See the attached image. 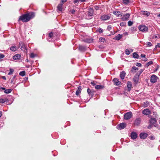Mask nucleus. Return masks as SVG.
<instances>
[{"label": "nucleus", "mask_w": 160, "mask_h": 160, "mask_svg": "<svg viewBox=\"0 0 160 160\" xmlns=\"http://www.w3.org/2000/svg\"><path fill=\"white\" fill-rule=\"evenodd\" d=\"M126 124L125 123H122L119 124L117 127V128L120 130L124 129L126 127Z\"/></svg>", "instance_id": "7"}, {"label": "nucleus", "mask_w": 160, "mask_h": 160, "mask_svg": "<svg viewBox=\"0 0 160 160\" xmlns=\"http://www.w3.org/2000/svg\"><path fill=\"white\" fill-rule=\"evenodd\" d=\"M30 57L32 58H33L35 57V55L33 53H31L30 54Z\"/></svg>", "instance_id": "45"}, {"label": "nucleus", "mask_w": 160, "mask_h": 160, "mask_svg": "<svg viewBox=\"0 0 160 160\" xmlns=\"http://www.w3.org/2000/svg\"><path fill=\"white\" fill-rule=\"evenodd\" d=\"M62 4L59 3L57 7V11H62Z\"/></svg>", "instance_id": "22"}, {"label": "nucleus", "mask_w": 160, "mask_h": 160, "mask_svg": "<svg viewBox=\"0 0 160 160\" xmlns=\"http://www.w3.org/2000/svg\"><path fill=\"white\" fill-rule=\"evenodd\" d=\"M123 3L125 4L128 5L131 2V0H123Z\"/></svg>", "instance_id": "32"}, {"label": "nucleus", "mask_w": 160, "mask_h": 160, "mask_svg": "<svg viewBox=\"0 0 160 160\" xmlns=\"http://www.w3.org/2000/svg\"><path fill=\"white\" fill-rule=\"evenodd\" d=\"M136 66L138 67H141L142 65L139 62H137L136 63Z\"/></svg>", "instance_id": "46"}, {"label": "nucleus", "mask_w": 160, "mask_h": 160, "mask_svg": "<svg viewBox=\"0 0 160 160\" xmlns=\"http://www.w3.org/2000/svg\"><path fill=\"white\" fill-rule=\"evenodd\" d=\"M126 75V73L124 71H122L120 72V77L122 79H123Z\"/></svg>", "instance_id": "15"}, {"label": "nucleus", "mask_w": 160, "mask_h": 160, "mask_svg": "<svg viewBox=\"0 0 160 160\" xmlns=\"http://www.w3.org/2000/svg\"><path fill=\"white\" fill-rule=\"evenodd\" d=\"M19 47L22 50L25 49V47L24 43L22 42H20L19 43Z\"/></svg>", "instance_id": "13"}, {"label": "nucleus", "mask_w": 160, "mask_h": 160, "mask_svg": "<svg viewBox=\"0 0 160 160\" xmlns=\"http://www.w3.org/2000/svg\"><path fill=\"white\" fill-rule=\"evenodd\" d=\"M79 2V0H73V2L74 3H77Z\"/></svg>", "instance_id": "53"}, {"label": "nucleus", "mask_w": 160, "mask_h": 160, "mask_svg": "<svg viewBox=\"0 0 160 160\" xmlns=\"http://www.w3.org/2000/svg\"><path fill=\"white\" fill-rule=\"evenodd\" d=\"M81 87L79 86L78 87V89L76 91V95L77 96L78 95L80 94V93H81Z\"/></svg>", "instance_id": "20"}, {"label": "nucleus", "mask_w": 160, "mask_h": 160, "mask_svg": "<svg viewBox=\"0 0 160 160\" xmlns=\"http://www.w3.org/2000/svg\"><path fill=\"white\" fill-rule=\"evenodd\" d=\"M79 49L82 52L85 51L86 49V48L84 46L82 45H79Z\"/></svg>", "instance_id": "19"}, {"label": "nucleus", "mask_w": 160, "mask_h": 160, "mask_svg": "<svg viewBox=\"0 0 160 160\" xmlns=\"http://www.w3.org/2000/svg\"><path fill=\"white\" fill-rule=\"evenodd\" d=\"M148 136V134L145 132L141 133L140 134V137L141 139H145Z\"/></svg>", "instance_id": "11"}, {"label": "nucleus", "mask_w": 160, "mask_h": 160, "mask_svg": "<svg viewBox=\"0 0 160 160\" xmlns=\"http://www.w3.org/2000/svg\"><path fill=\"white\" fill-rule=\"evenodd\" d=\"M10 49L12 51H15L17 50V48L16 46H13L10 48Z\"/></svg>", "instance_id": "33"}, {"label": "nucleus", "mask_w": 160, "mask_h": 160, "mask_svg": "<svg viewBox=\"0 0 160 160\" xmlns=\"http://www.w3.org/2000/svg\"><path fill=\"white\" fill-rule=\"evenodd\" d=\"M12 90L11 89H5L4 91V92L6 93H10L12 91Z\"/></svg>", "instance_id": "35"}, {"label": "nucleus", "mask_w": 160, "mask_h": 160, "mask_svg": "<svg viewBox=\"0 0 160 160\" xmlns=\"http://www.w3.org/2000/svg\"><path fill=\"white\" fill-rule=\"evenodd\" d=\"M113 13L114 14L117 16L118 17L120 16L121 15V12L117 11H113Z\"/></svg>", "instance_id": "21"}, {"label": "nucleus", "mask_w": 160, "mask_h": 160, "mask_svg": "<svg viewBox=\"0 0 160 160\" xmlns=\"http://www.w3.org/2000/svg\"><path fill=\"white\" fill-rule=\"evenodd\" d=\"M149 105V102L148 101H146L145 102H144L142 104V107L144 108H146Z\"/></svg>", "instance_id": "29"}, {"label": "nucleus", "mask_w": 160, "mask_h": 160, "mask_svg": "<svg viewBox=\"0 0 160 160\" xmlns=\"http://www.w3.org/2000/svg\"><path fill=\"white\" fill-rule=\"evenodd\" d=\"M19 74L22 76H24L25 74V71H22L20 72Z\"/></svg>", "instance_id": "39"}, {"label": "nucleus", "mask_w": 160, "mask_h": 160, "mask_svg": "<svg viewBox=\"0 0 160 160\" xmlns=\"http://www.w3.org/2000/svg\"><path fill=\"white\" fill-rule=\"evenodd\" d=\"M139 75H138V77H134V78H133V81L136 83H137L138 82V78L139 77Z\"/></svg>", "instance_id": "37"}, {"label": "nucleus", "mask_w": 160, "mask_h": 160, "mask_svg": "<svg viewBox=\"0 0 160 160\" xmlns=\"http://www.w3.org/2000/svg\"><path fill=\"white\" fill-rule=\"evenodd\" d=\"M143 71V70L142 69H141V70H140V74H141L142 72Z\"/></svg>", "instance_id": "61"}, {"label": "nucleus", "mask_w": 160, "mask_h": 160, "mask_svg": "<svg viewBox=\"0 0 160 160\" xmlns=\"http://www.w3.org/2000/svg\"><path fill=\"white\" fill-rule=\"evenodd\" d=\"M140 120L139 118L137 119L134 121V124L136 125H139L140 123Z\"/></svg>", "instance_id": "26"}, {"label": "nucleus", "mask_w": 160, "mask_h": 160, "mask_svg": "<svg viewBox=\"0 0 160 160\" xmlns=\"http://www.w3.org/2000/svg\"><path fill=\"white\" fill-rule=\"evenodd\" d=\"M157 16L158 17H160V14H158V15Z\"/></svg>", "instance_id": "64"}, {"label": "nucleus", "mask_w": 160, "mask_h": 160, "mask_svg": "<svg viewBox=\"0 0 160 160\" xmlns=\"http://www.w3.org/2000/svg\"><path fill=\"white\" fill-rule=\"evenodd\" d=\"M156 121V119L154 118H151L149 120V122L152 124H155Z\"/></svg>", "instance_id": "17"}, {"label": "nucleus", "mask_w": 160, "mask_h": 160, "mask_svg": "<svg viewBox=\"0 0 160 160\" xmlns=\"http://www.w3.org/2000/svg\"><path fill=\"white\" fill-rule=\"evenodd\" d=\"M142 113L144 115H148L151 114V112L149 109L147 108L142 111Z\"/></svg>", "instance_id": "9"}, {"label": "nucleus", "mask_w": 160, "mask_h": 160, "mask_svg": "<svg viewBox=\"0 0 160 160\" xmlns=\"http://www.w3.org/2000/svg\"><path fill=\"white\" fill-rule=\"evenodd\" d=\"M13 72H14V70L10 68V71H9V72L8 73V75H11L13 73Z\"/></svg>", "instance_id": "40"}, {"label": "nucleus", "mask_w": 160, "mask_h": 160, "mask_svg": "<svg viewBox=\"0 0 160 160\" xmlns=\"http://www.w3.org/2000/svg\"><path fill=\"white\" fill-rule=\"evenodd\" d=\"M2 78L5 80H6V78L5 76H2Z\"/></svg>", "instance_id": "60"}, {"label": "nucleus", "mask_w": 160, "mask_h": 160, "mask_svg": "<svg viewBox=\"0 0 160 160\" xmlns=\"http://www.w3.org/2000/svg\"><path fill=\"white\" fill-rule=\"evenodd\" d=\"M141 12L142 14L146 15L148 16H149L150 14V13L149 12L147 11H142Z\"/></svg>", "instance_id": "28"}, {"label": "nucleus", "mask_w": 160, "mask_h": 160, "mask_svg": "<svg viewBox=\"0 0 160 160\" xmlns=\"http://www.w3.org/2000/svg\"><path fill=\"white\" fill-rule=\"evenodd\" d=\"M133 24V22L130 21L128 22V25L129 26H132Z\"/></svg>", "instance_id": "44"}, {"label": "nucleus", "mask_w": 160, "mask_h": 160, "mask_svg": "<svg viewBox=\"0 0 160 160\" xmlns=\"http://www.w3.org/2000/svg\"><path fill=\"white\" fill-rule=\"evenodd\" d=\"M94 11L93 9L90 8L88 11L86 12L87 15L86 18L88 19H90L91 18L90 17L92 16L93 14Z\"/></svg>", "instance_id": "2"}, {"label": "nucleus", "mask_w": 160, "mask_h": 160, "mask_svg": "<svg viewBox=\"0 0 160 160\" xmlns=\"http://www.w3.org/2000/svg\"><path fill=\"white\" fill-rule=\"evenodd\" d=\"M158 77L155 75H152L150 81L153 83H154L157 82Z\"/></svg>", "instance_id": "8"}, {"label": "nucleus", "mask_w": 160, "mask_h": 160, "mask_svg": "<svg viewBox=\"0 0 160 160\" xmlns=\"http://www.w3.org/2000/svg\"><path fill=\"white\" fill-rule=\"evenodd\" d=\"M53 36V33L52 32H50L49 33V36L50 38H52Z\"/></svg>", "instance_id": "50"}, {"label": "nucleus", "mask_w": 160, "mask_h": 160, "mask_svg": "<svg viewBox=\"0 0 160 160\" xmlns=\"http://www.w3.org/2000/svg\"><path fill=\"white\" fill-rule=\"evenodd\" d=\"M66 1L67 0H62L60 3L62 4L63 5V3L66 2Z\"/></svg>", "instance_id": "47"}, {"label": "nucleus", "mask_w": 160, "mask_h": 160, "mask_svg": "<svg viewBox=\"0 0 160 160\" xmlns=\"http://www.w3.org/2000/svg\"><path fill=\"white\" fill-rule=\"evenodd\" d=\"M127 86L128 88V91H130L131 90L132 86V84L131 82L130 81L128 82L127 83Z\"/></svg>", "instance_id": "18"}, {"label": "nucleus", "mask_w": 160, "mask_h": 160, "mask_svg": "<svg viewBox=\"0 0 160 160\" xmlns=\"http://www.w3.org/2000/svg\"><path fill=\"white\" fill-rule=\"evenodd\" d=\"M130 16L129 13H125L122 16V21H126L128 20Z\"/></svg>", "instance_id": "5"}, {"label": "nucleus", "mask_w": 160, "mask_h": 160, "mask_svg": "<svg viewBox=\"0 0 160 160\" xmlns=\"http://www.w3.org/2000/svg\"><path fill=\"white\" fill-rule=\"evenodd\" d=\"M110 18L109 15H108L104 14L102 15L100 18V19L102 21H106L109 20Z\"/></svg>", "instance_id": "6"}, {"label": "nucleus", "mask_w": 160, "mask_h": 160, "mask_svg": "<svg viewBox=\"0 0 160 160\" xmlns=\"http://www.w3.org/2000/svg\"><path fill=\"white\" fill-rule=\"evenodd\" d=\"M139 30L142 32H147L148 30V28L147 27L144 25H140L138 27Z\"/></svg>", "instance_id": "3"}, {"label": "nucleus", "mask_w": 160, "mask_h": 160, "mask_svg": "<svg viewBox=\"0 0 160 160\" xmlns=\"http://www.w3.org/2000/svg\"><path fill=\"white\" fill-rule=\"evenodd\" d=\"M8 101V98H5L4 99H0V103H3L5 102H7Z\"/></svg>", "instance_id": "25"}, {"label": "nucleus", "mask_w": 160, "mask_h": 160, "mask_svg": "<svg viewBox=\"0 0 160 160\" xmlns=\"http://www.w3.org/2000/svg\"><path fill=\"white\" fill-rule=\"evenodd\" d=\"M96 82L94 81L91 82V83L93 86H95V85H96Z\"/></svg>", "instance_id": "48"}, {"label": "nucleus", "mask_w": 160, "mask_h": 160, "mask_svg": "<svg viewBox=\"0 0 160 160\" xmlns=\"http://www.w3.org/2000/svg\"><path fill=\"white\" fill-rule=\"evenodd\" d=\"M104 87V86L97 85L95 86V88L96 89H101L103 88Z\"/></svg>", "instance_id": "27"}, {"label": "nucleus", "mask_w": 160, "mask_h": 160, "mask_svg": "<svg viewBox=\"0 0 160 160\" xmlns=\"http://www.w3.org/2000/svg\"><path fill=\"white\" fill-rule=\"evenodd\" d=\"M152 125H149L148 127V129H150L151 128H152Z\"/></svg>", "instance_id": "54"}, {"label": "nucleus", "mask_w": 160, "mask_h": 160, "mask_svg": "<svg viewBox=\"0 0 160 160\" xmlns=\"http://www.w3.org/2000/svg\"><path fill=\"white\" fill-rule=\"evenodd\" d=\"M138 70V68L136 67L135 66H133L132 68L131 71L133 73H134Z\"/></svg>", "instance_id": "16"}, {"label": "nucleus", "mask_w": 160, "mask_h": 160, "mask_svg": "<svg viewBox=\"0 0 160 160\" xmlns=\"http://www.w3.org/2000/svg\"><path fill=\"white\" fill-rule=\"evenodd\" d=\"M137 137V133L135 132H132L131 133V137L132 139L134 140L136 139Z\"/></svg>", "instance_id": "12"}, {"label": "nucleus", "mask_w": 160, "mask_h": 160, "mask_svg": "<svg viewBox=\"0 0 160 160\" xmlns=\"http://www.w3.org/2000/svg\"><path fill=\"white\" fill-rule=\"evenodd\" d=\"M71 12L72 13H74V12H75V10H74L73 9L71 10Z\"/></svg>", "instance_id": "58"}, {"label": "nucleus", "mask_w": 160, "mask_h": 160, "mask_svg": "<svg viewBox=\"0 0 160 160\" xmlns=\"http://www.w3.org/2000/svg\"><path fill=\"white\" fill-rule=\"evenodd\" d=\"M156 47H158V48H160V43H158L156 46Z\"/></svg>", "instance_id": "57"}, {"label": "nucleus", "mask_w": 160, "mask_h": 160, "mask_svg": "<svg viewBox=\"0 0 160 160\" xmlns=\"http://www.w3.org/2000/svg\"><path fill=\"white\" fill-rule=\"evenodd\" d=\"M143 59V60L144 61H147V60L148 59L145 57Z\"/></svg>", "instance_id": "62"}, {"label": "nucleus", "mask_w": 160, "mask_h": 160, "mask_svg": "<svg viewBox=\"0 0 160 160\" xmlns=\"http://www.w3.org/2000/svg\"><path fill=\"white\" fill-rule=\"evenodd\" d=\"M99 40L100 42H104L105 40V39L101 37L99 38Z\"/></svg>", "instance_id": "43"}, {"label": "nucleus", "mask_w": 160, "mask_h": 160, "mask_svg": "<svg viewBox=\"0 0 160 160\" xmlns=\"http://www.w3.org/2000/svg\"><path fill=\"white\" fill-rule=\"evenodd\" d=\"M85 42L88 43H91L93 42V39L92 38H87L86 39Z\"/></svg>", "instance_id": "34"}, {"label": "nucleus", "mask_w": 160, "mask_h": 160, "mask_svg": "<svg viewBox=\"0 0 160 160\" xmlns=\"http://www.w3.org/2000/svg\"><path fill=\"white\" fill-rule=\"evenodd\" d=\"M122 37V35L119 34L115 37V39L116 40H119Z\"/></svg>", "instance_id": "24"}, {"label": "nucleus", "mask_w": 160, "mask_h": 160, "mask_svg": "<svg viewBox=\"0 0 160 160\" xmlns=\"http://www.w3.org/2000/svg\"><path fill=\"white\" fill-rule=\"evenodd\" d=\"M112 81L116 86L119 85L121 83V82L119 81V80L117 78H114L112 80Z\"/></svg>", "instance_id": "10"}, {"label": "nucleus", "mask_w": 160, "mask_h": 160, "mask_svg": "<svg viewBox=\"0 0 160 160\" xmlns=\"http://www.w3.org/2000/svg\"><path fill=\"white\" fill-rule=\"evenodd\" d=\"M125 25V22H121L120 23V26H124Z\"/></svg>", "instance_id": "52"}, {"label": "nucleus", "mask_w": 160, "mask_h": 160, "mask_svg": "<svg viewBox=\"0 0 160 160\" xmlns=\"http://www.w3.org/2000/svg\"><path fill=\"white\" fill-rule=\"evenodd\" d=\"M16 75H14L12 78V80L11 81L10 83H13L15 84V78H16Z\"/></svg>", "instance_id": "31"}, {"label": "nucleus", "mask_w": 160, "mask_h": 160, "mask_svg": "<svg viewBox=\"0 0 160 160\" xmlns=\"http://www.w3.org/2000/svg\"><path fill=\"white\" fill-rule=\"evenodd\" d=\"M21 55L19 54H17L14 56H13L12 58L14 60H18L20 59Z\"/></svg>", "instance_id": "14"}, {"label": "nucleus", "mask_w": 160, "mask_h": 160, "mask_svg": "<svg viewBox=\"0 0 160 160\" xmlns=\"http://www.w3.org/2000/svg\"><path fill=\"white\" fill-rule=\"evenodd\" d=\"M5 88L0 87V90H5Z\"/></svg>", "instance_id": "55"}, {"label": "nucleus", "mask_w": 160, "mask_h": 160, "mask_svg": "<svg viewBox=\"0 0 160 160\" xmlns=\"http://www.w3.org/2000/svg\"><path fill=\"white\" fill-rule=\"evenodd\" d=\"M150 139H152V140H153L154 139V137H152H152H150Z\"/></svg>", "instance_id": "59"}, {"label": "nucleus", "mask_w": 160, "mask_h": 160, "mask_svg": "<svg viewBox=\"0 0 160 160\" xmlns=\"http://www.w3.org/2000/svg\"><path fill=\"white\" fill-rule=\"evenodd\" d=\"M97 31L100 33H102L103 32V30L101 28H99L97 30Z\"/></svg>", "instance_id": "41"}, {"label": "nucleus", "mask_w": 160, "mask_h": 160, "mask_svg": "<svg viewBox=\"0 0 160 160\" xmlns=\"http://www.w3.org/2000/svg\"><path fill=\"white\" fill-rule=\"evenodd\" d=\"M153 63V62L150 61L146 63L145 66L147 67H148L149 65H151Z\"/></svg>", "instance_id": "38"}, {"label": "nucleus", "mask_w": 160, "mask_h": 160, "mask_svg": "<svg viewBox=\"0 0 160 160\" xmlns=\"http://www.w3.org/2000/svg\"><path fill=\"white\" fill-rule=\"evenodd\" d=\"M86 0H79V1L81 2H83L85 1Z\"/></svg>", "instance_id": "63"}, {"label": "nucleus", "mask_w": 160, "mask_h": 160, "mask_svg": "<svg viewBox=\"0 0 160 160\" xmlns=\"http://www.w3.org/2000/svg\"><path fill=\"white\" fill-rule=\"evenodd\" d=\"M35 13L33 12H31L20 16L18 19V21H21L23 22H27L30 19L35 17Z\"/></svg>", "instance_id": "1"}, {"label": "nucleus", "mask_w": 160, "mask_h": 160, "mask_svg": "<svg viewBox=\"0 0 160 160\" xmlns=\"http://www.w3.org/2000/svg\"><path fill=\"white\" fill-rule=\"evenodd\" d=\"M132 116V113L131 112H128L126 113L124 116V118L126 120L130 119Z\"/></svg>", "instance_id": "4"}, {"label": "nucleus", "mask_w": 160, "mask_h": 160, "mask_svg": "<svg viewBox=\"0 0 160 160\" xmlns=\"http://www.w3.org/2000/svg\"><path fill=\"white\" fill-rule=\"evenodd\" d=\"M5 55L2 54H0V59H2L4 58Z\"/></svg>", "instance_id": "51"}, {"label": "nucleus", "mask_w": 160, "mask_h": 160, "mask_svg": "<svg viewBox=\"0 0 160 160\" xmlns=\"http://www.w3.org/2000/svg\"><path fill=\"white\" fill-rule=\"evenodd\" d=\"M112 29V27L111 25H109L108 27L107 30L108 31H110Z\"/></svg>", "instance_id": "49"}, {"label": "nucleus", "mask_w": 160, "mask_h": 160, "mask_svg": "<svg viewBox=\"0 0 160 160\" xmlns=\"http://www.w3.org/2000/svg\"><path fill=\"white\" fill-rule=\"evenodd\" d=\"M87 92L88 94L90 96H92L93 95V91H91V89H89V88H88L87 89Z\"/></svg>", "instance_id": "23"}, {"label": "nucleus", "mask_w": 160, "mask_h": 160, "mask_svg": "<svg viewBox=\"0 0 160 160\" xmlns=\"http://www.w3.org/2000/svg\"><path fill=\"white\" fill-rule=\"evenodd\" d=\"M146 45L148 47H151L152 46V43L150 42H147Z\"/></svg>", "instance_id": "42"}, {"label": "nucleus", "mask_w": 160, "mask_h": 160, "mask_svg": "<svg viewBox=\"0 0 160 160\" xmlns=\"http://www.w3.org/2000/svg\"><path fill=\"white\" fill-rule=\"evenodd\" d=\"M132 52V49H130V50L128 49H126L125 50V53L127 55H129L130 52Z\"/></svg>", "instance_id": "30"}, {"label": "nucleus", "mask_w": 160, "mask_h": 160, "mask_svg": "<svg viewBox=\"0 0 160 160\" xmlns=\"http://www.w3.org/2000/svg\"><path fill=\"white\" fill-rule=\"evenodd\" d=\"M133 56L134 58H138L139 57L138 55L136 52H134L133 54Z\"/></svg>", "instance_id": "36"}, {"label": "nucleus", "mask_w": 160, "mask_h": 160, "mask_svg": "<svg viewBox=\"0 0 160 160\" xmlns=\"http://www.w3.org/2000/svg\"><path fill=\"white\" fill-rule=\"evenodd\" d=\"M141 56L142 57V58H145V55L144 54H141Z\"/></svg>", "instance_id": "56"}]
</instances>
